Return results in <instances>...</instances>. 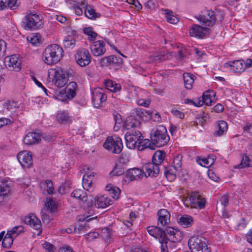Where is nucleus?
Listing matches in <instances>:
<instances>
[{"instance_id": "1", "label": "nucleus", "mask_w": 252, "mask_h": 252, "mask_svg": "<svg viewBox=\"0 0 252 252\" xmlns=\"http://www.w3.org/2000/svg\"><path fill=\"white\" fill-rule=\"evenodd\" d=\"M147 230L151 236L159 239L161 252H168L169 241L177 243L181 241L183 237L182 232L172 227H168L163 230L157 226H150Z\"/></svg>"}, {"instance_id": "2", "label": "nucleus", "mask_w": 252, "mask_h": 252, "mask_svg": "<svg viewBox=\"0 0 252 252\" xmlns=\"http://www.w3.org/2000/svg\"><path fill=\"white\" fill-rule=\"evenodd\" d=\"M63 51L58 44H52L47 46L42 54V60L48 65L59 62L63 56Z\"/></svg>"}, {"instance_id": "3", "label": "nucleus", "mask_w": 252, "mask_h": 252, "mask_svg": "<svg viewBox=\"0 0 252 252\" xmlns=\"http://www.w3.org/2000/svg\"><path fill=\"white\" fill-rule=\"evenodd\" d=\"M151 138L152 142L157 147L165 145L170 139L167 133L166 128L163 126H159L151 131Z\"/></svg>"}, {"instance_id": "4", "label": "nucleus", "mask_w": 252, "mask_h": 252, "mask_svg": "<svg viewBox=\"0 0 252 252\" xmlns=\"http://www.w3.org/2000/svg\"><path fill=\"white\" fill-rule=\"evenodd\" d=\"M188 245L191 252H210L205 238L192 236L188 241Z\"/></svg>"}, {"instance_id": "5", "label": "nucleus", "mask_w": 252, "mask_h": 252, "mask_svg": "<svg viewBox=\"0 0 252 252\" xmlns=\"http://www.w3.org/2000/svg\"><path fill=\"white\" fill-rule=\"evenodd\" d=\"M23 23L26 30H37L43 25L42 16L32 12L27 13L23 19Z\"/></svg>"}, {"instance_id": "6", "label": "nucleus", "mask_w": 252, "mask_h": 252, "mask_svg": "<svg viewBox=\"0 0 252 252\" xmlns=\"http://www.w3.org/2000/svg\"><path fill=\"white\" fill-rule=\"evenodd\" d=\"M103 147L112 153L119 154L122 151L123 146L120 138L116 137L114 139L112 137L109 136L103 144Z\"/></svg>"}, {"instance_id": "7", "label": "nucleus", "mask_w": 252, "mask_h": 252, "mask_svg": "<svg viewBox=\"0 0 252 252\" xmlns=\"http://www.w3.org/2000/svg\"><path fill=\"white\" fill-rule=\"evenodd\" d=\"M189 205L186 202L188 200L184 202V204L187 207L189 205L191 208L202 209L205 207L206 200L204 197H202L197 191L193 192L189 196Z\"/></svg>"}, {"instance_id": "8", "label": "nucleus", "mask_w": 252, "mask_h": 252, "mask_svg": "<svg viewBox=\"0 0 252 252\" xmlns=\"http://www.w3.org/2000/svg\"><path fill=\"white\" fill-rule=\"evenodd\" d=\"M74 58L76 63L81 67L89 65L92 59L89 51L85 48L78 50L74 55Z\"/></svg>"}, {"instance_id": "9", "label": "nucleus", "mask_w": 252, "mask_h": 252, "mask_svg": "<svg viewBox=\"0 0 252 252\" xmlns=\"http://www.w3.org/2000/svg\"><path fill=\"white\" fill-rule=\"evenodd\" d=\"M142 137L141 133L138 130H132L126 133L125 138L126 146L130 149L135 148Z\"/></svg>"}, {"instance_id": "10", "label": "nucleus", "mask_w": 252, "mask_h": 252, "mask_svg": "<svg viewBox=\"0 0 252 252\" xmlns=\"http://www.w3.org/2000/svg\"><path fill=\"white\" fill-rule=\"evenodd\" d=\"M123 63V59L115 55L104 57L99 61L100 65L102 67L108 66L120 67Z\"/></svg>"}, {"instance_id": "11", "label": "nucleus", "mask_w": 252, "mask_h": 252, "mask_svg": "<svg viewBox=\"0 0 252 252\" xmlns=\"http://www.w3.org/2000/svg\"><path fill=\"white\" fill-rule=\"evenodd\" d=\"M66 75L65 72L61 68H58L55 70L53 81L56 87L62 88L66 84L67 79Z\"/></svg>"}, {"instance_id": "12", "label": "nucleus", "mask_w": 252, "mask_h": 252, "mask_svg": "<svg viewBox=\"0 0 252 252\" xmlns=\"http://www.w3.org/2000/svg\"><path fill=\"white\" fill-rule=\"evenodd\" d=\"M25 223L29 225L37 231L36 234L39 235L42 231L41 221L34 215L31 214L27 216L24 219Z\"/></svg>"}, {"instance_id": "13", "label": "nucleus", "mask_w": 252, "mask_h": 252, "mask_svg": "<svg viewBox=\"0 0 252 252\" xmlns=\"http://www.w3.org/2000/svg\"><path fill=\"white\" fill-rule=\"evenodd\" d=\"M4 63L8 69L11 71H19L21 68L20 61L16 55L6 57L4 59Z\"/></svg>"}, {"instance_id": "14", "label": "nucleus", "mask_w": 252, "mask_h": 252, "mask_svg": "<svg viewBox=\"0 0 252 252\" xmlns=\"http://www.w3.org/2000/svg\"><path fill=\"white\" fill-rule=\"evenodd\" d=\"M17 159L24 168H30L32 164V158L31 153L26 151L20 152L17 155Z\"/></svg>"}, {"instance_id": "15", "label": "nucleus", "mask_w": 252, "mask_h": 252, "mask_svg": "<svg viewBox=\"0 0 252 252\" xmlns=\"http://www.w3.org/2000/svg\"><path fill=\"white\" fill-rule=\"evenodd\" d=\"M210 30L208 28L195 24L190 29L189 34L191 36L202 38L210 32Z\"/></svg>"}, {"instance_id": "16", "label": "nucleus", "mask_w": 252, "mask_h": 252, "mask_svg": "<svg viewBox=\"0 0 252 252\" xmlns=\"http://www.w3.org/2000/svg\"><path fill=\"white\" fill-rule=\"evenodd\" d=\"M105 43L103 41H93L90 45V49L94 56L98 57L103 55L106 52Z\"/></svg>"}, {"instance_id": "17", "label": "nucleus", "mask_w": 252, "mask_h": 252, "mask_svg": "<svg viewBox=\"0 0 252 252\" xmlns=\"http://www.w3.org/2000/svg\"><path fill=\"white\" fill-rule=\"evenodd\" d=\"M160 165L152 162H149L145 164L143 169L145 171L146 177H157L159 173Z\"/></svg>"}, {"instance_id": "18", "label": "nucleus", "mask_w": 252, "mask_h": 252, "mask_svg": "<svg viewBox=\"0 0 252 252\" xmlns=\"http://www.w3.org/2000/svg\"><path fill=\"white\" fill-rule=\"evenodd\" d=\"M107 96L101 90H95L92 93V102L94 107L98 108L102 102L106 100Z\"/></svg>"}, {"instance_id": "19", "label": "nucleus", "mask_w": 252, "mask_h": 252, "mask_svg": "<svg viewBox=\"0 0 252 252\" xmlns=\"http://www.w3.org/2000/svg\"><path fill=\"white\" fill-rule=\"evenodd\" d=\"M214 11L207 10L204 15H200L198 20L206 26H213L214 24Z\"/></svg>"}, {"instance_id": "20", "label": "nucleus", "mask_w": 252, "mask_h": 252, "mask_svg": "<svg viewBox=\"0 0 252 252\" xmlns=\"http://www.w3.org/2000/svg\"><path fill=\"white\" fill-rule=\"evenodd\" d=\"M40 140L39 134L36 132H29L24 137V143L30 145L38 143Z\"/></svg>"}, {"instance_id": "21", "label": "nucleus", "mask_w": 252, "mask_h": 252, "mask_svg": "<svg viewBox=\"0 0 252 252\" xmlns=\"http://www.w3.org/2000/svg\"><path fill=\"white\" fill-rule=\"evenodd\" d=\"M243 60H236L233 62H227L224 63V66H228L232 67V69L234 72H241L245 70V67L243 66Z\"/></svg>"}, {"instance_id": "22", "label": "nucleus", "mask_w": 252, "mask_h": 252, "mask_svg": "<svg viewBox=\"0 0 252 252\" xmlns=\"http://www.w3.org/2000/svg\"><path fill=\"white\" fill-rule=\"evenodd\" d=\"M112 204V200L105 195L97 197L94 205L98 208H105Z\"/></svg>"}, {"instance_id": "23", "label": "nucleus", "mask_w": 252, "mask_h": 252, "mask_svg": "<svg viewBox=\"0 0 252 252\" xmlns=\"http://www.w3.org/2000/svg\"><path fill=\"white\" fill-rule=\"evenodd\" d=\"M126 176L130 181L138 180L142 178V171L136 168L129 169L126 171Z\"/></svg>"}, {"instance_id": "24", "label": "nucleus", "mask_w": 252, "mask_h": 252, "mask_svg": "<svg viewBox=\"0 0 252 252\" xmlns=\"http://www.w3.org/2000/svg\"><path fill=\"white\" fill-rule=\"evenodd\" d=\"M158 221L162 225L168 224L170 221V214L166 209H161L158 211Z\"/></svg>"}, {"instance_id": "25", "label": "nucleus", "mask_w": 252, "mask_h": 252, "mask_svg": "<svg viewBox=\"0 0 252 252\" xmlns=\"http://www.w3.org/2000/svg\"><path fill=\"white\" fill-rule=\"evenodd\" d=\"M40 188L44 194H53L54 188L51 180H47L40 183Z\"/></svg>"}, {"instance_id": "26", "label": "nucleus", "mask_w": 252, "mask_h": 252, "mask_svg": "<svg viewBox=\"0 0 252 252\" xmlns=\"http://www.w3.org/2000/svg\"><path fill=\"white\" fill-rule=\"evenodd\" d=\"M143 136L141 137V140L138 142V144L136 147L138 148L139 151H143L146 148H149L151 150H155V148L154 144L152 142L151 143V141L148 139H143Z\"/></svg>"}, {"instance_id": "27", "label": "nucleus", "mask_w": 252, "mask_h": 252, "mask_svg": "<svg viewBox=\"0 0 252 252\" xmlns=\"http://www.w3.org/2000/svg\"><path fill=\"white\" fill-rule=\"evenodd\" d=\"M19 5L17 0H0V10H3L7 7L11 9H15Z\"/></svg>"}, {"instance_id": "28", "label": "nucleus", "mask_w": 252, "mask_h": 252, "mask_svg": "<svg viewBox=\"0 0 252 252\" xmlns=\"http://www.w3.org/2000/svg\"><path fill=\"white\" fill-rule=\"evenodd\" d=\"M216 93L213 90H208L205 92L202 97V101H204L206 105H211L212 101L214 100Z\"/></svg>"}, {"instance_id": "29", "label": "nucleus", "mask_w": 252, "mask_h": 252, "mask_svg": "<svg viewBox=\"0 0 252 252\" xmlns=\"http://www.w3.org/2000/svg\"><path fill=\"white\" fill-rule=\"evenodd\" d=\"M140 122L133 116L128 117L125 122L124 127L127 129L131 128L138 127Z\"/></svg>"}, {"instance_id": "30", "label": "nucleus", "mask_w": 252, "mask_h": 252, "mask_svg": "<svg viewBox=\"0 0 252 252\" xmlns=\"http://www.w3.org/2000/svg\"><path fill=\"white\" fill-rule=\"evenodd\" d=\"M183 76L185 88L191 89L193 86L194 75L189 73H184Z\"/></svg>"}, {"instance_id": "31", "label": "nucleus", "mask_w": 252, "mask_h": 252, "mask_svg": "<svg viewBox=\"0 0 252 252\" xmlns=\"http://www.w3.org/2000/svg\"><path fill=\"white\" fill-rule=\"evenodd\" d=\"M165 156V153L162 151H157L155 152L152 158V161L154 163L160 166L161 162L163 161Z\"/></svg>"}, {"instance_id": "32", "label": "nucleus", "mask_w": 252, "mask_h": 252, "mask_svg": "<svg viewBox=\"0 0 252 252\" xmlns=\"http://www.w3.org/2000/svg\"><path fill=\"white\" fill-rule=\"evenodd\" d=\"M218 130L214 133L215 136H221L228 128L227 123L224 121H219L217 123Z\"/></svg>"}, {"instance_id": "33", "label": "nucleus", "mask_w": 252, "mask_h": 252, "mask_svg": "<svg viewBox=\"0 0 252 252\" xmlns=\"http://www.w3.org/2000/svg\"><path fill=\"white\" fill-rule=\"evenodd\" d=\"M247 167H252V157L244 156L240 164L236 166L235 168H243Z\"/></svg>"}, {"instance_id": "34", "label": "nucleus", "mask_w": 252, "mask_h": 252, "mask_svg": "<svg viewBox=\"0 0 252 252\" xmlns=\"http://www.w3.org/2000/svg\"><path fill=\"white\" fill-rule=\"evenodd\" d=\"M136 115L144 121H147L152 118V112L147 111L141 108L136 109Z\"/></svg>"}, {"instance_id": "35", "label": "nucleus", "mask_w": 252, "mask_h": 252, "mask_svg": "<svg viewBox=\"0 0 252 252\" xmlns=\"http://www.w3.org/2000/svg\"><path fill=\"white\" fill-rule=\"evenodd\" d=\"M164 14L167 21L171 24H175L179 22V19L177 17L174 16L173 12L168 9L164 10Z\"/></svg>"}, {"instance_id": "36", "label": "nucleus", "mask_w": 252, "mask_h": 252, "mask_svg": "<svg viewBox=\"0 0 252 252\" xmlns=\"http://www.w3.org/2000/svg\"><path fill=\"white\" fill-rule=\"evenodd\" d=\"M74 198L79 199L83 202L87 201V193L82 189H75L71 194Z\"/></svg>"}, {"instance_id": "37", "label": "nucleus", "mask_w": 252, "mask_h": 252, "mask_svg": "<svg viewBox=\"0 0 252 252\" xmlns=\"http://www.w3.org/2000/svg\"><path fill=\"white\" fill-rule=\"evenodd\" d=\"M192 222L193 220L192 217L187 215L181 217L179 221V223L184 227L190 226L192 224Z\"/></svg>"}, {"instance_id": "38", "label": "nucleus", "mask_w": 252, "mask_h": 252, "mask_svg": "<svg viewBox=\"0 0 252 252\" xmlns=\"http://www.w3.org/2000/svg\"><path fill=\"white\" fill-rule=\"evenodd\" d=\"M164 170V174L166 176V178L170 181H174L176 178V172L177 170H175L172 169H169L168 168L163 166Z\"/></svg>"}, {"instance_id": "39", "label": "nucleus", "mask_w": 252, "mask_h": 252, "mask_svg": "<svg viewBox=\"0 0 252 252\" xmlns=\"http://www.w3.org/2000/svg\"><path fill=\"white\" fill-rule=\"evenodd\" d=\"M84 33L88 36V39L91 41H94L96 39L97 33L93 31L91 27L85 28L83 29Z\"/></svg>"}, {"instance_id": "40", "label": "nucleus", "mask_w": 252, "mask_h": 252, "mask_svg": "<svg viewBox=\"0 0 252 252\" xmlns=\"http://www.w3.org/2000/svg\"><path fill=\"white\" fill-rule=\"evenodd\" d=\"M106 188L107 190L108 191L109 194L111 195L113 198L116 200L119 198L121 190L118 188L107 186Z\"/></svg>"}, {"instance_id": "41", "label": "nucleus", "mask_w": 252, "mask_h": 252, "mask_svg": "<svg viewBox=\"0 0 252 252\" xmlns=\"http://www.w3.org/2000/svg\"><path fill=\"white\" fill-rule=\"evenodd\" d=\"M210 156L207 158H201L199 157L196 158V162L200 165L204 167H209L214 163L213 159L209 161Z\"/></svg>"}, {"instance_id": "42", "label": "nucleus", "mask_w": 252, "mask_h": 252, "mask_svg": "<svg viewBox=\"0 0 252 252\" xmlns=\"http://www.w3.org/2000/svg\"><path fill=\"white\" fill-rule=\"evenodd\" d=\"M182 156L181 154H177L174 158L172 165L175 170H178L182 167Z\"/></svg>"}, {"instance_id": "43", "label": "nucleus", "mask_w": 252, "mask_h": 252, "mask_svg": "<svg viewBox=\"0 0 252 252\" xmlns=\"http://www.w3.org/2000/svg\"><path fill=\"white\" fill-rule=\"evenodd\" d=\"M169 55L165 54L164 52H160L159 55H153L150 57L151 61L162 62L168 59Z\"/></svg>"}, {"instance_id": "44", "label": "nucleus", "mask_w": 252, "mask_h": 252, "mask_svg": "<svg viewBox=\"0 0 252 252\" xmlns=\"http://www.w3.org/2000/svg\"><path fill=\"white\" fill-rule=\"evenodd\" d=\"M125 170L123 165L116 164L110 174L111 176H120L125 173Z\"/></svg>"}, {"instance_id": "45", "label": "nucleus", "mask_w": 252, "mask_h": 252, "mask_svg": "<svg viewBox=\"0 0 252 252\" xmlns=\"http://www.w3.org/2000/svg\"><path fill=\"white\" fill-rule=\"evenodd\" d=\"M45 206L51 212H54L57 208L56 203L51 198H47Z\"/></svg>"}, {"instance_id": "46", "label": "nucleus", "mask_w": 252, "mask_h": 252, "mask_svg": "<svg viewBox=\"0 0 252 252\" xmlns=\"http://www.w3.org/2000/svg\"><path fill=\"white\" fill-rule=\"evenodd\" d=\"M94 176V172L86 173L83 177V184L86 185L88 184L90 187L92 184V177Z\"/></svg>"}, {"instance_id": "47", "label": "nucleus", "mask_w": 252, "mask_h": 252, "mask_svg": "<svg viewBox=\"0 0 252 252\" xmlns=\"http://www.w3.org/2000/svg\"><path fill=\"white\" fill-rule=\"evenodd\" d=\"M13 240L9 235L7 236V233L5 234L2 242V247L4 248H9L13 244Z\"/></svg>"}, {"instance_id": "48", "label": "nucleus", "mask_w": 252, "mask_h": 252, "mask_svg": "<svg viewBox=\"0 0 252 252\" xmlns=\"http://www.w3.org/2000/svg\"><path fill=\"white\" fill-rule=\"evenodd\" d=\"M85 14L88 18L90 19H93L94 18L96 17V13H95L94 9H92L89 6H87L85 9Z\"/></svg>"}, {"instance_id": "49", "label": "nucleus", "mask_w": 252, "mask_h": 252, "mask_svg": "<svg viewBox=\"0 0 252 252\" xmlns=\"http://www.w3.org/2000/svg\"><path fill=\"white\" fill-rule=\"evenodd\" d=\"M63 43L64 47L71 48L75 45V40L71 37H67L63 40Z\"/></svg>"}, {"instance_id": "50", "label": "nucleus", "mask_w": 252, "mask_h": 252, "mask_svg": "<svg viewBox=\"0 0 252 252\" xmlns=\"http://www.w3.org/2000/svg\"><path fill=\"white\" fill-rule=\"evenodd\" d=\"M10 190V188L4 183L0 184V196H4L6 195Z\"/></svg>"}, {"instance_id": "51", "label": "nucleus", "mask_w": 252, "mask_h": 252, "mask_svg": "<svg viewBox=\"0 0 252 252\" xmlns=\"http://www.w3.org/2000/svg\"><path fill=\"white\" fill-rule=\"evenodd\" d=\"M57 119L60 123H63L68 120L69 117L65 113H59L57 114Z\"/></svg>"}, {"instance_id": "52", "label": "nucleus", "mask_w": 252, "mask_h": 252, "mask_svg": "<svg viewBox=\"0 0 252 252\" xmlns=\"http://www.w3.org/2000/svg\"><path fill=\"white\" fill-rule=\"evenodd\" d=\"M214 24L216 21L220 22L223 19V13L222 12L216 10L214 11Z\"/></svg>"}, {"instance_id": "53", "label": "nucleus", "mask_w": 252, "mask_h": 252, "mask_svg": "<svg viewBox=\"0 0 252 252\" xmlns=\"http://www.w3.org/2000/svg\"><path fill=\"white\" fill-rule=\"evenodd\" d=\"M99 234L96 232H90L85 235L87 241H90L98 237Z\"/></svg>"}, {"instance_id": "54", "label": "nucleus", "mask_w": 252, "mask_h": 252, "mask_svg": "<svg viewBox=\"0 0 252 252\" xmlns=\"http://www.w3.org/2000/svg\"><path fill=\"white\" fill-rule=\"evenodd\" d=\"M4 107L6 108L8 111L14 112L16 108L17 107V103L14 102H9L8 103L5 104Z\"/></svg>"}, {"instance_id": "55", "label": "nucleus", "mask_w": 252, "mask_h": 252, "mask_svg": "<svg viewBox=\"0 0 252 252\" xmlns=\"http://www.w3.org/2000/svg\"><path fill=\"white\" fill-rule=\"evenodd\" d=\"M101 236L106 240H108L111 237L110 230L107 228H104L101 230Z\"/></svg>"}, {"instance_id": "56", "label": "nucleus", "mask_w": 252, "mask_h": 252, "mask_svg": "<svg viewBox=\"0 0 252 252\" xmlns=\"http://www.w3.org/2000/svg\"><path fill=\"white\" fill-rule=\"evenodd\" d=\"M6 51V43L5 41L0 39V57L4 56Z\"/></svg>"}, {"instance_id": "57", "label": "nucleus", "mask_w": 252, "mask_h": 252, "mask_svg": "<svg viewBox=\"0 0 252 252\" xmlns=\"http://www.w3.org/2000/svg\"><path fill=\"white\" fill-rule=\"evenodd\" d=\"M65 94L66 97L68 99H72L76 95L75 91L74 90H72L71 89H69L67 88H65Z\"/></svg>"}, {"instance_id": "58", "label": "nucleus", "mask_w": 252, "mask_h": 252, "mask_svg": "<svg viewBox=\"0 0 252 252\" xmlns=\"http://www.w3.org/2000/svg\"><path fill=\"white\" fill-rule=\"evenodd\" d=\"M27 39L33 45H36L39 43V39L37 35H33L32 36H28Z\"/></svg>"}, {"instance_id": "59", "label": "nucleus", "mask_w": 252, "mask_h": 252, "mask_svg": "<svg viewBox=\"0 0 252 252\" xmlns=\"http://www.w3.org/2000/svg\"><path fill=\"white\" fill-rule=\"evenodd\" d=\"M43 246L44 249L48 251V252H54L55 248L52 244L48 242H45L43 245Z\"/></svg>"}, {"instance_id": "60", "label": "nucleus", "mask_w": 252, "mask_h": 252, "mask_svg": "<svg viewBox=\"0 0 252 252\" xmlns=\"http://www.w3.org/2000/svg\"><path fill=\"white\" fill-rule=\"evenodd\" d=\"M171 113L173 115L180 119H183L184 117V114L183 112L176 109H173Z\"/></svg>"}, {"instance_id": "61", "label": "nucleus", "mask_w": 252, "mask_h": 252, "mask_svg": "<svg viewBox=\"0 0 252 252\" xmlns=\"http://www.w3.org/2000/svg\"><path fill=\"white\" fill-rule=\"evenodd\" d=\"M157 4L154 0H149L145 4V6L150 9H154L156 7Z\"/></svg>"}, {"instance_id": "62", "label": "nucleus", "mask_w": 252, "mask_h": 252, "mask_svg": "<svg viewBox=\"0 0 252 252\" xmlns=\"http://www.w3.org/2000/svg\"><path fill=\"white\" fill-rule=\"evenodd\" d=\"M220 200L221 204L223 205L224 207L227 206L229 201L228 196L227 195H223L221 197Z\"/></svg>"}, {"instance_id": "63", "label": "nucleus", "mask_w": 252, "mask_h": 252, "mask_svg": "<svg viewBox=\"0 0 252 252\" xmlns=\"http://www.w3.org/2000/svg\"><path fill=\"white\" fill-rule=\"evenodd\" d=\"M149 103H150V101L148 100L141 99L138 101V104L139 105L143 106L145 107H148Z\"/></svg>"}, {"instance_id": "64", "label": "nucleus", "mask_w": 252, "mask_h": 252, "mask_svg": "<svg viewBox=\"0 0 252 252\" xmlns=\"http://www.w3.org/2000/svg\"><path fill=\"white\" fill-rule=\"evenodd\" d=\"M59 252H74L70 246L61 248Z\"/></svg>"}]
</instances>
